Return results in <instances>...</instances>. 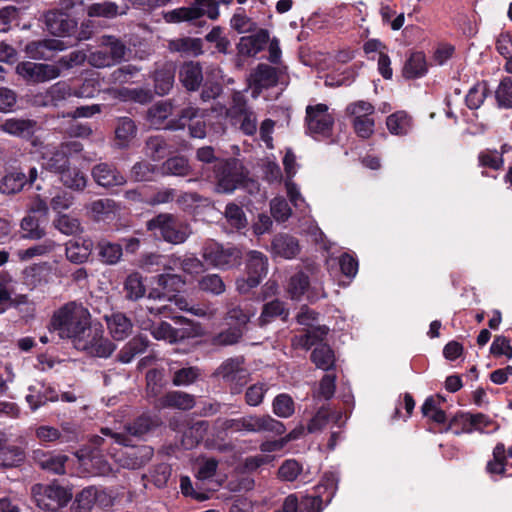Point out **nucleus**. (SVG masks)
Here are the masks:
<instances>
[{"label":"nucleus","instance_id":"obj_1","mask_svg":"<svg viewBox=\"0 0 512 512\" xmlns=\"http://www.w3.org/2000/svg\"><path fill=\"white\" fill-rule=\"evenodd\" d=\"M91 327V315L87 308L76 302H68L56 310L49 323V329L57 332L61 339H82Z\"/></svg>","mask_w":512,"mask_h":512},{"label":"nucleus","instance_id":"obj_2","mask_svg":"<svg viewBox=\"0 0 512 512\" xmlns=\"http://www.w3.org/2000/svg\"><path fill=\"white\" fill-rule=\"evenodd\" d=\"M218 193L230 194L243 186L247 171L237 158L220 159L212 166V176Z\"/></svg>","mask_w":512,"mask_h":512},{"label":"nucleus","instance_id":"obj_3","mask_svg":"<svg viewBox=\"0 0 512 512\" xmlns=\"http://www.w3.org/2000/svg\"><path fill=\"white\" fill-rule=\"evenodd\" d=\"M146 229L154 237L173 245L184 243L190 235L188 224L171 213L157 214L146 222Z\"/></svg>","mask_w":512,"mask_h":512},{"label":"nucleus","instance_id":"obj_4","mask_svg":"<svg viewBox=\"0 0 512 512\" xmlns=\"http://www.w3.org/2000/svg\"><path fill=\"white\" fill-rule=\"evenodd\" d=\"M103 436L109 437L113 443L126 447L120 458V464L127 469H139L147 464L154 455V449L148 445H132L131 438L124 433L114 432L108 427L101 428Z\"/></svg>","mask_w":512,"mask_h":512},{"label":"nucleus","instance_id":"obj_5","mask_svg":"<svg viewBox=\"0 0 512 512\" xmlns=\"http://www.w3.org/2000/svg\"><path fill=\"white\" fill-rule=\"evenodd\" d=\"M44 20L47 31L54 36H76L78 40H86L92 33L91 30H87L91 21L83 22L82 27L85 26V29L78 32V21L70 13L61 10H49L44 14Z\"/></svg>","mask_w":512,"mask_h":512},{"label":"nucleus","instance_id":"obj_6","mask_svg":"<svg viewBox=\"0 0 512 512\" xmlns=\"http://www.w3.org/2000/svg\"><path fill=\"white\" fill-rule=\"evenodd\" d=\"M223 427L232 432H271L277 436H281L286 431L285 425L270 415H246L240 418L227 419Z\"/></svg>","mask_w":512,"mask_h":512},{"label":"nucleus","instance_id":"obj_7","mask_svg":"<svg viewBox=\"0 0 512 512\" xmlns=\"http://www.w3.org/2000/svg\"><path fill=\"white\" fill-rule=\"evenodd\" d=\"M202 256L210 265L227 270L241 265L243 252L237 246H224L218 242L210 241L204 245Z\"/></svg>","mask_w":512,"mask_h":512},{"label":"nucleus","instance_id":"obj_8","mask_svg":"<svg viewBox=\"0 0 512 512\" xmlns=\"http://www.w3.org/2000/svg\"><path fill=\"white\" fill-rule=\"evenodd\" d=\"M38 129V122L34 119L18 117L0 118V130L2 132L29 142L37 151L44 146L42 139L36 135Z\"/></svg>","mask_w":512,"mask_h":512},{"label":"nucleus","instance_id":"obj_9","mask_svg":"<svg viewBox=\"0 0 512 512\" xmlns=\"http://www.w3.org/2000/svg\"><path fill=\"white\" fill-rule=\"evenodd\" d=\"M180 328L173 327L166 321L153 324L150 328L151 335L157 340H166L170 343L182 342L195 336L193 322L184 316H175L172 318Z\"/></svg>","mask_w":512,"mask_h":512},{"label":"nucleus","instance_id":"obj_10","mask_svg":"<svg viewBox=\"0 0 512 512\" xmlns=\"http://www.w3.org/2000/svg\"><path fill=\"white\" fill-rule=\"evenodd\" d=\"M268 272V258L260 251L252 250L247 253L246 279L237 280V289L240 293H247L257 287Z\"/></svg>","mask_w":512,"mask_h":512},{"label":"nucleus","instance_id":"obj_11","mask_svg":"<svg viewBox=\"0 0 512 512\" xmlns=\"http://www.w3.org/2000/svg\"><path fill=\"white\" fill-rule=\"evenodd\" d=\"M75 348L92 357L108 358L115 351L116 346L103 336L100 328L91 326L82 339L76 340Z\"/></svg>","mask_w":512,"mask_h":512},{"label":"nucleus","instance_id":"obj_12","mask_svg":"<svg viewBox=\"0 0 512 512\" xmlns=\"http://www.w3.org/2000/svg\"><path fill=\"white\" fill-rule=\"evenodd\" d=\"M186 126L189 128V135L193 138L203 139L206 136V122L204 120V113L195 107L183 108L178 117L171 119L166 127L172 130L184 129Z\"/></svg>","mask_w":512,"mask_h":512},{"label":"nucleus","instance_id":"obj_13","mask_svg":"<svg viewBox=\"0 0 512 512\" xmlns=\"http://www.w3.org/2000/svg\"><path fill=\"white\" fill-rule=\"evenodd\" d=\"M16 73L27 84H40L56 79L61 70L58 66L46 63H34L30 61L20 62L16 66Z\"/></svg>","mask_w":512,"mask_h":512},{"label":"nucleus","instance_id":"obj_14","mask_svg":"<svg viewBox=\"0 0 512 512\" xmlns=\"http://www.w3.org/2000/svg\"><path fill=\"white\" fill-rule=\"evenodd\" d=\"M307 129L311 134L328 137L332 133L334 118L328 113V106L323 103L306 108Z\"/></svg>","mask_w":512,"mask_h":512},{"label":"nucleus","instance_id":"obj_15","mask_svg":"<svg viewBox=\"0 0 512 512\" xmlns=\"http://www.w3.org/2000/svg\"><path fill=\"white\" fill-rule=\"evenodd\" d=\"M28 392L25 400L33 412L45 406L48 402H57L59 400V394L55 387L44 381L37 382L36 385H30Z\"/></svg>","mask_w":512,"mask_h":512},{"label":"nucleus","instance_id":"obj_16","mask_svg":"<svg viewBox=\"0 0 512 512\" xmlns=\"http://www.w3.org/2000/svg\"><path fill=\"white\" fill-rule=\"evenodd\" d=\"M91 175L99 186L105 188L121 186L126 183L125 176L112 163L96 164L92 168Z\"/></svg>","mask_w":512,"mask_h":512},{"label":"nucleus","instance_id":"obj_17","mask_svg":"<svg viewBox=\"0 0 512 512\" xmlns=\"http://www.w3.org/2000/svg\"><path fill=\"white\" fill-rule=\"evenodd\" d=\"M269 41V31L261 28L252 35L240 38L237 44L238 54L245 57H254L266 48Z\"/></svg>","mask_w":512,"mask_h":512},{"label":"nucleus","instance_id":"obj_18","mask_svg":"<svg viewBox=\"0 0 512 512\" xmlns=\"http://www.w3.org/2000/svg\"><path fill=\"white\" fill-rule=\"evenodd\" d=\"M205 10L199 6L180 7L164 13V20L167 23L188 22L196 27L206 25L204 20Z\"/></svg>","mask_w":512,"mask_h":512},{"label":"nucleus","instance_id":"obj_19","mask_svg":"<svg viewBox=\"0 0 512 512\" xmlns=\"http://www.w3.org/2000/svg\"><path fill=\"white\" fill-rule=\"evenodd\" d=\"M68 145L53 147L42 153L43 167L53 173L61 174L70 166Z\"/></svg>","mask_w":512,"mask_h":512},{"label":"nucleus","instance_id":"obj_20","mask_svg":"<svg viewBox=\"0 0 512 512\" xmlns=\"http://www.w3.org/2000/svg\"><path fill=\"white\" fill-rule=\"evenodd\" d=\"M231 118L234 124H239V129L248 136H253L257 131V117L245 100L236 102L231 109Z\"/></svg>","mask_w":512,"mask_h":512},{"label":"nucleus","instance_id":"obj_21","mask_svg":"<svg viewBox=\"0 0 512 512\" xmlns=\"http://www.w3.org/2000/svg\"><path fill=\"white\" fill-rule=\"evenodd\" d=\"M72 494L60 485H49L45 488L44 495L38 499V506L51 512L64 507L71 500Z\"/></svg>","mask_w":512,"mask_h":512},{"label":"nucleus","instance_id":"obj_22","mask_svg":"<svg viewBox=\"0 0 512 512\" xmlns=\"http://www.w3.org/2000/svg\"><path fill=\"white\" fill-rule=\"evenodd\" d=\"M63 49V43L56 39L33 40L26 44L25 53L31 59L50 60L57 50Z\"/></svg>","mask_w":512,"mask_h":512},{"label":"nucleus","instance_id":"obj_23","mask_svg":"<svg viewBox=\"0 0 512 512\" xmlns=\"http://www.w3.org/2000/svg\"><path fill=\"white\" fill-rule=\"evenodd\" d=\"M33 460L41 469L61 475L65 473L68 456L37 449L33 451Z\"/></svg>","mask_w":512,"mask_h":512},{"label":"nucleus","instance_id":"obj_24","mask_svg":"<svg viewBox=\"0 0 512 512\" xmlns=\"http://www.w3.org/2000/svg\"><path fill=\"white\" fill-rule=\"evenodd\" d=\"M179 80L191 92L197 91L203 82V68L200 62L186 61L179 68Z\"/></svg>","mask_w":512,"mask_h":512},{"label":"nucleus","instance_id":"obj_25","mask_svg":"<svg viewBox=\"0 0 512 512\" xmlns=\"http://www.w3.org/2000/svg\"><path fill=\"white\" fill-rule=\"evenodd\" d=\"M137 125L135 121L127 116L119 117L116 120L114 128V145L118 149H127L132 140L137 135Z\"/></svg>","mask_w":512,"mask_h":512},{"label":"nucleus","instance_id":"obj_26","mask_svg":"<svg viewBox=\"0 0 512 512\" xmlns=\"http://www.w3.org/2000/svg\"><path fill=\"white\" fill-rule=\"evenodd\" d=\"M94 249V242L90 238H77L66 243L65 255L67 259L75 264H82L88 261Z\"/></svg>","mask_w":512,"mask_h":512},{"label":"nucleus","instance_id":"obj_27","mask_svg":"<svg viewBox=\"0 0 512 512\" xmlns=\"http://www.w3.org/2000/svg\"><path fill=\"white\" fill-rule=\"evenodd\" d=\"M288 318L289 308L287 307V304L280 299H273L263 305L261 314L258 318V324L263 327L277 319L286 322Z\"/></svg>","mask_w":512,"mask_h":512},{"label":"nucleus","instance_id":"obj_28","mask_svg":"<svg viewBox=\"0 0 512 512\" xmlns=\"http://www.w3.org/2000/svg\"><path fill=\"white\" fill-rule=\"evenodd\" d=\"M271 250L274 256L292 259L299 254L300 246L295 237L288 234H278L272 239Z\"/></svg>","mask_w":512,"mask_h":512},{"label":"nucleus","instance_id":"obj_29","mask_svg":"<svg viewBox=\"0 0 512 512\" xmlns=\"http://www.w3.org/2000/svg\"><path fill=\"white\" fill-rule=\"evenodd\" d=\"M104 319L114 340H124L131 334L133 324L124 313L113 312L110 315H105Z\"/></svg>","mask_w":512,"mask_h":512},{"label":"nucleus","instance_id":"obj_30","mask_svg":"<svg viewBox=\"0 0 512 512\" xmlns=\"http://www.w3.org/2000/svg\"><path fill=\"white\" fill-rule=\"evenodd\" d=\"M26 187L25 167H18L7 172L0 180V193L14 195Z\"/></svg>","mask_w":512,"mask_h":512},{"label":"nucleus","instance_id":"obj_31","mask_svg":"<svg viewBox=\"0 0 512 512\" xmlns=\"http://www.w3.org/2000/svg\"><path fill=\"white\" fill-rule=\"evenodd\" d=\"M195 397L183 391H169L159 398V404L162 408H172L179 410H190L195 406Z\"/></svg>","mask_w":512,"mask_h":512},{"label":"nucleus","instance_id":"obj_32","mask_svg":"<svg viewBox=\"0 0 512 512\" xmlns=\"http://www.w3.org/2000/svg\"><path fill=\"white\" fill-rule=\"evenodd\" d=\"M168 48L171 52H178L183 56L198 57L204 53L201 38L180 37L170 40Z\"/></svg>","mask_w":512,"mask_h":512},{"label":"nucleus","instance_id":"obj_33","mask_svg":"<svg viewBox=\"0 0 512 512\" xmlns=\"http://www.w3.org/2000/svg\"><path fill=\"white\" fill-rule=\"evenodd\" d=\"M160 418L156 415L149 413H143L136 417L132 422L125 425V430L129 434L128 436L141 437L160 425Z\"/></svg>","mask_w":512,"mask_h":512},{"label":"nucleus","instance_id":"obj_34","mask_svg":"<svg viewBox=\"0 0 512 512\" xmlns=\"http://www.w3.org/2000/svg\"><path fill=\"white\" fill-rule=\"evenodd\" d=\"M243 364V357L228 358L216 369L215 375L225 382H234L245 376L246 370L242 367Z\"/></svg>","mask_w":512,"mask_h":512},{"label":"nucleus","instance_id":"obj_35","mask_svg":"<svg viewBox=\"0 0 512 512\" xmlns=\"http://www.w3.org/2000/svg\"><path fill=\"white\" fill-rule=\"evenodd\" d=\"M428 71L426 56L422 51L412 52L405 61L403 77L417 79L423 77Z\"/></svg>","mask_w":512,"mask_h":512},{"label":"nucleus","instance_id":"obj_36","mask_svg":"<svg viewBox=\"0 0 512 512\" xmlns=\"http://www.w3.org/2000/svg\"><path fill=\"white\" fill-rule=\"evenodd\" d=\"M147 336L138 335L128 341L119 351L117 358L121 363H130L137 355L144 353L149 347Z\"/></svg>","mask_w":512,"mask_h":512},{"label":"nucleus","instance_id":"obj_37","mask_svg":"<svg viewBox=\"0 0 512 512\" xmlns=\"http://www.w3.org/2000/svg\"><path fill=\"white\" fill-rule=\"evenodd\" d=\"M104 494L96 487L89 486L82 489L76 494L75 499L71 505V512H91L94 504Z\"/></svg>","mask_w":512,"mask_h":512},{"label":"nucleus","instance_id":"obj_38","mask_svg":"<svg viewBox=\"0 0 512 512\" xmlns=\"http://www.w3.org/2000/svg\"><path fill=\"white\" fill-rule=\"evenodd\" d=\"M154 91L159 96H164L173 88L175 81V69L170 65H164L153 73Z\"/></svg>","mask_w":512,"mask_h":512},{"label":"nucleus","instance_id":"obj_39","mask_svg":"<svg viewBox=\"0 0 512 512\" xmlns=\"http://www.w3.org/2000/svg\"><path fill=\"white\" fill-rule=\"evenodd\" d=\"M388 131L397 136H405L412 127V118L406 111H396L386 119Z\"/></svg>","mask_w":512,"mask_h":512},{"label":"nucleus","instance_id":"obj_40","mask_svg":"<svg viewBox=\"0 0 512 512\" xmlns=\"http://www.w3.org/2000/svg\"><path fill=\"white\" fill-rule=\"evenodd\" d=\"M95 249L97 250L98 260L107 265L116 264L123 254L122 245L104 239L97 243Z\"/></svg>","mask_w":512,"mask_h":512},{"label":"nucleus","instance_id":"obj_41","mask_svg":"<svg viewBox=\"0 0 512 512\" xmlns=\"http://www.w3.org/2000/svg\"><path fill=\"white\" fill-rule=\"evenodd\" d=\"M311 361L317 368L328 371L335 366V355L333 349L327 343H320L310 355Z\"/></svg>","mask_w":512,"mask_h":512},{"label":"nucleus","instance_id":"obj_42","mask_svg":"<svg viewBox=\"0 0 512 512\" xmlns=\"http://www.w3.org/2000/svg\"><path fill=\"white\" fill-rule=\"evenodd\" d=\"M131 178L137 182L154 181L157 176L161 175L160 167L150 163L147 160L136 162L130 170Z\"/></svg>","mask_w":512,"mask_h":512},{"label":"nucleus","instance_id":"obj_43","mask_svg":"<svg viewBox=\"0 0 512 512\" xmlns=\"http://www.w3.org/2000/svg\"><path fill=\"white\" fill-rule=\"evenodd\" d=\"M25 458V452L21 447L14 445L0 447V468L20 467Z\"/></svg>","mask_w":512,"mask_h":512},{"label":"nucleus","instance_id":"obj_44","mask_svg":"<svg viewBox=\"0 0 512 512\" xmlns=\"http://www.w3.org/2000/svg\"><path fill=\"white\" fill-rule=\"evenodd\" d=\"M154 279L155 284L172 297L175 293H179L186 285V280L178 274L163 273L156 275Z\"/></svg>","mask_w":512,"mask_h":512},{"label":"nucleus","instance_id":"obj_45","mask_svg":"<svg viewBox=\"0 0 512 512\" xmlns=\"http://www.w3.org/2000/svg\"><path fill=\"white\" fill-rule=\"evenodd\" d=\"M507 465L505 445L499 442L493 449V459L487 462L486 471L491 475L508 476L506 474Z\"/></svg>","mask_w":512,"mask_h":512},{"label":"nucleus","instance_id":"obj_46","mask_svg":"<svg viewBox=\"0 0 512 512\" xmlns=\"http://www.w3.org/2000/svg\"><path fill=\"white\" fill-rule=\"evenodd\" d=\"M190 171L188 159L183 156L170 157L160 167L161 175L187 176Z\"/></svg>","mask_w":512,"mask_h":512},{"label":"nucleus","instance_id":"obj_47","mask_svg":"<svg viewBox=\"0 0 512 512\" xmlns=\"http://www.w3.org/2000/svg\"><path fill=\"white\" fill-rule=\"evenodd\" d=\"M489 93L486 81L476 82L468 91L465 97V104L470 110L479 109Z\"/></svg>","mask_w":512,"mask_h":512},{"label":"nucleus","instance_id":"obj_48","mask_svg":"<svg viewBox=\"0 0 512 512\" xmlns=\"http://www.w3.org/2000/svg\"><path fill=\"white\" fill-rule=\"evenodd\" d=\"M303 466L295 459L285 460L278 469V477L287 482H293L300 477V481L307 482V477L302 473Z\"/></svg>","mask_w":512,"mask_h":512},{"label":"nucleus","instance_id":"obj_49","mask_svg":"<svg viewBox=\"0 0 512 512\" xmlns=\"http://www.w3.org/2000/svg\"><path fill=\"white\" fill-rule=\"evenodd\" d=\"M60 181L65 187L74 191H83L87 185V178L84 173L78 168H71L70 166L60 174Z\"/></svg>","mask_w":512,"mask_h":512},{"label":"nucleus","instance_id":"obj_50","mask_svg":"<svg viewBox=\"0 0 512 512\" xmlns=\"http://www.w3.org/2000/svg\"><path fill=\"white\" fill-rule=\"evenodd\" d=\"M201 377V369L196 366L182 367L173 372L171 382L174 386H189Z\"/></svg>","mask_w":512,"mask_h":512},{"label":"nucleus","instance_id":"obj_51","mask_svg":"<svg viewBox=\"0 0 512 512\" xmlns=\"http://www.w3.org/2000/svg\"><path fill=\"white\" fill-rule=\"evenodd\" d=\"M145 150L146 154L153 160H160L170 153L171 147L164 137L157 135L147 139Z\"/></svg>","mask_w":512,"mask_h":512},{"label":"nucleus","instance_id":"obj_52","mask_svg":"<svg viewBox=\"0 0 512 512\" xmlns=\"http://www.w3.org/2000/svg\"><path fill=\"white\" fill-rule=\"evenodd\" d=\"M309 286V276L303 271H299L290 277L287 292L291 299L299 300L308 290Z\"/></svg>","mask_w":512,"mask_h":512},{"label":"nucleus","instance_id":"obj_53","mask_svg":"<svg viewBox=\"0 0 512 512\" xmlns=\"http://www.w3.org/2000/svg\"><path fill=\"white\" fill-rule=\"evenodd\" d=\"M124 290L129 300L135 301L142 298L146 292L142 276L137 272L129 274L124 283Z\"/></svg>","mask_w":512,"mask_h":512},{"label":"nucleus","instance_id":"obj_54","mask_svg":"<svg viewBox=\"0 0 512 512\" xmlns=\"http://www.w3.org/2000/svg\"><path fill=\"white\" fill-rule=\"evenodd\" d=\"M101 91V83L98 78H85L79 85L73 86L72 94L77 98H94Z\"/></svg>","mask_w":512,"mask_h":512},{"label":"nucleus","instance_id":"obj_55","mask_svg":"<svg viewBox=\"0 0 512 512\" xmlns=\"http://www.w3.org/2000/svg\"><path fill=\"white\" fill-rule=\"evenodd\" d=\"M421 412L424 417L437 424H445L447 422L446 412L439 407V402L437 403L433 396L425 399L421 406Z\"/></svg>","mask_w":512,"mask_h":512},{"label":"nucleus","instance_id":"obj_56","mask_svg":"<svg viewBox=\"0 0 512 512\" xmlns=\"http://www.w3.org/2000/svg\"><path fill=\"white\" fill-rule=\"evenodd\" d=\"M53 225L65 235H77L83 230L79 219L68 214H59L53 221Z\"/></svg>","mask_w":512,"mask_h":512},{"label":"nucleus","instance_id":"obj_57","mask_svg":"<svg viewBox=\"0 0 512 512\" xmlns=\"http://www.w3.org/2000/svg\"><path fill=\"white\" fill-rule=\"evenodd\" d=\"M223 32L224 29L221 26H214L205 35V40L209 43H214L218 53L226 55L230 53L231 42Z\"/></svg>","mask_w":512,"mask_h":512},{"label":"nucleus","instance_id":"obj_58","mask_svg":"<svg viewBox=\"0 0 512 512\" xmlns=\"http://www.w3.org/2000/svg\"><path fill=\"white\" fill-rule=\"evenodd\" d=\"M119 7L115 2L104 1L92 3L87 7L89 17L114 18L119 14Z\"/></svg>","mask_w":512,"mask_h":512},{"label":"nucleus","instance_id":"obj_59","mask_svg":"<svg viewBox=\"0 0 512 512\" xmlns=\"http://www.w3.org/2000/svg\"><path fill=\"white\" fill-rule=\"evenodd\" d=\"M243 329L240 327H228L212 337V344L215 346L234 345L243 337Z\"/></svg>","mask_w":512,"mask_h":512},{"label":"nucleus","instance_id":"obj_60","mask_svg":"<svg viewBox=\"0 0 512 512\" xmlns=\"http://www.w3.org/2000/svg\"><path fill=\"white\" fill-rule=\"evenodd\" d=\"M272 409L278 417L288 418L294 414L295 403L290 395L282 393L274 398Z\"/></svg>","mask_w":512,"mask_h":512},{"label":"nucleus","instance_id":"obj_61","mask_svg":"<svg viewBox=\"0 0 512 512\" xmlns=\"http://www.w3.org/2000/svg\"><path fill=\"white\" fill-rule=\"evenodd\" d=\"M227 222L236 229H243L247 225L246 215L241 206L230 202L226 205L224 211Z\"/></svg>","mask_w":512,"mask_h":512},{"label":"nucleus","instance_id":"obj_62","mask_svg":"<svg viewBox=\"0 0 512 512\" xmlns=\"http://www.w3.org/2000/svg\"><path fill=\"white\" fill-rule=\"evenodd\" d=\"M497 106L502 109H512V79L505 77L501 80L495 92Z\"/></svg>","mask_w":512,"mask_h":512},{"label":"nucleus","instance_id":"obj_63","mask_svg":"<svg viewBox=\"0 0 512 512\" xmlns=\"http://www.w3.org/2000/svg\"><path fill=\"white\" fill-rule=\"evenodd\" d=\"M230 25L239 34L253 32L257 28L256 22L252 21V19L245 14L243 8L237 9V12L230 20Z\"/></svg>","mask_w":512,"mask_h":512},{"label":"nucleus","instance_id":"obj_64","mask_svg":"<svg viewBox=\"0 0 512 512\" xmlns=\"http://www.w3.org/2000/svg\"><path fill=\"white\" fill-rule=\"evenodd\" d=\"M21 229L24 232V237L38 240L45 235V230L40 227L39 219L31 214L25 216L21 221Z\"/></svg>","mask_w":512,"mask_h":512}]
</instances>
